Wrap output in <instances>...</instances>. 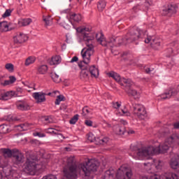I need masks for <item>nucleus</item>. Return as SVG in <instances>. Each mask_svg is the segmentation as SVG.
<instances>
[{"mask_svg": "<svg viewBox=\"0 0 179 179\" xmlns=\"http://www.w3.org/2000/svg\"><path fill=\"white\" fill-rule=\"evenodd\" d=\"M4 120L6 121H19V119H17V117H16V116L13 115H9L6 117H4Z\"/></svg>", "mask_w": 179, "mask_h": 179, "instance_id": "nucleus-35", "label": "nucleus"}, {"mask_svg": "<svg viewBox=\"0 0 179 179\" xmlns=\"http://www.w3.org/2000/svg\"><path fill=\"white\" fill-rule=\"evenodd\" d=\"M78 33H82L83 40L85 41L87 47L81 50V56L83 61L80 64L89 65L92 59V55L94 54V46H93V40H94V34L91 33L90 27H78L76 29Z\"/></svg>", "mask_w": 179, "mask_h": 179, "instance_id": "nucleus-2", "label": "nucleus"}, {"mask_svg": "<svg viewBox=\"0 0 179 179\" xmlns=\"http://www.w3.org/2000/svg\"><path fill=\"white\" fill-rule=\"evenodd\" d=\"M10 131V127L8 124L0 125V134H8Z\"/></svg>", "mask_w": 179, "mask_h": 179, "instance_id": "nucleus-27", "label": "nucleus"}, {"mask_svg": "<svg viewBox=\"0 0 179 179\" xmlns=\"http://www.w3.org/2000/svg\"><path fill=\"white\" fill-rule=\"evenodd\" d=\"M90 73L92 78H99V69L92 66L90 68Z\"/></svg>", "mask_w": 179, "mask_h": 179, "instance_id": "nucleus-24", "label": "nucleus"}, {"mask_svg": "<svg viewBox=\"0 0 179 179\" xmlns=\"http://www.w3.org/2000/svg\"><path fill=\"white\" fill-rule=\"evenodd\" d=\"M152 71H153V68H148V67L145 68V72L147 73H150L152 72Z\"/></svg>", "mask_w": 179, "mask_h": 179, "instance_id": "nucleus-55", "label": "nucleus"}, {"mask_svg": "<svg viewBox=\"0 0 179 179\" xmlns=\"http://www.w3.org/2000/svg\"><path fill=\"white\" fill-rule=\"evenodd\" d=\"M70 19L74 22H80L82 20V15L80 14H71Z\"/></svg>", "mask_w": 179, "mask_h": 179, "instance_id": "nucleus-30", "label": "nucleus"}, {"mask_svg": "<svg viewBox=\"0 0 179 179\" xmlns=\"http://www.w3.org/2000/svg\"><path fill=\"white\" fill-rule=\"evenodd\" d=\"M103 179H114V171H106Z\"/></svg>", "mask_w": 179, "mask_h": 179, "instance_id": "nucleus-31", "label": "nucleus"}, {"mask_svg": "<svg viewBox=\"0 0 179 179\" xmlns=\"http://www.w3.org/2000/svg\"><path fill=\"white\" fill-rule=\"evenodd\" d=\"M11 13H12V10L8 9L3 14L2 17H8V16H10Z\"/></svg>", "mask_w": 179, "mask_h": 179, "instance_id": "nucleus-43", "label": "nucleus"}, {"mask_svg": "<svg viewBox=\"0 0 179 179\" xmlns=\"http://www.w3.org/2000/svg\"><path fill=\"white\" fill-rule=\"evenodd\" d=\"M173 127H174V128H175L176 129H179V122L175 123L174 125H173Z\"/></svg>", "mask_w": 179, "mask_h": 179, "instance_id": "nucleus-56", "label": "nucleus"}, {"mask_svg": "<svg viewBox=\"0 0 179 179\" xmlns=\"http://www.w3.org/2000/svg\"><path fill=\"white\" fill-rule=\"evenodd\" d=\"M134 131H129V134H134Z\"/></svg>", "mask_w": 179, "mask_h": 179, "instance_id": "nucleus-60", "label": "nucleus"}, {"mask_svg": "<svg viewBox=\"0 0 179 179\" xmlns=\"http://www.w3.org/2000/svg\"><path fill=\"white\" fill-rule=\"evenodd\" d=\"M113 107L114 108H116V110H119L120 107H121V103H120V102H114L113 103Z\"/></svg>", "mask_w": 179, "mask_h": 179, "instance_id": "nucleus-48", "label": "nucleus"}, {"mask_svg": "<svg viewBox=\"0 0 179 179\" xmlns=\"http://www.w3.org/2000/svg\"><path fill=\"white\" fill-rule=\"evenodd\" d=\"M170 166L172 169H178L179 167V156L172 158L170 162Z\"/></svg>", "mask_w": 179, "mask_h": 179, "instance_id": "nucleus-20", "label": "nucleus"}, {"mask_svg": "<svg viewBox=\"0 0 179 179\" xmlns=\"http://www.w3.org/2000/svg\"><path fill=\"white\" fill-rule=\"evenodd\" d=\"M108 141H110V139L108 138V137H104L103 138H99L98 141L99 145H104L106 143H107V142H108Z\"/></svg>", "mask_w": 179, "mask_h": 179, "instance_id": "nucleus-41", "label": "nucleus"}, {"mask_svg": "<svg viewBox=\"0 0 179 179\" xmlns=\"http://www.w3.org/2000/svg\"><path fill=\"white\" fill-rule=\"evenodd\" d=\"M43 169V165L38 164V158L30 157L24 165V171L30 176H36L38 170Z\"/></svg>", "mask_w": 179, "mask_h": 179, "instance_id": "nucleus-3", "label": "nucleus"}, {"mask_svg": "<svg viewBox=\"0 0 179 179\" xmlns=\"http://www.w3.org/2000/svg\"><path fill=\"white\" fill-rule=\"evenodd\" d=\"M85 124L87 127H92L93 125V122H92V120H86Z\"/></svg>", "mask_w": 179, "mask_h": 179, "instance_id": "nucleus-50", "label": "nucleus"}, {"mask_svg": "<svg viewBox=\"0 0 179 179\" xmlns=\"http://www.w3.org/2000/svg\"><path fill=\"white\" fill-rule=\"evenodd\" d=\"M61 57L59 56H54L51 58V59L49 61L50 65H58L61 64Z\"/></svg>", "mask_w": 179, "mask_h": 179, "instance_id": "nucleus-22", "label": "nucleus"}, {"mask_svg": "<svg viewBox=\"0 0 179 179\" xmlns=\"http://www.w3.org/2000/svg\"><path fill=\"white\" fill-rule=\"evenodd\" d=\"M145 169L150 173H155L156 170H162L163 162L159 159H151V162L144 164Z\"/></svg>", "mask_w": 179, "mask_h": 179, "instance_id": "nucleus-6", "label": "nucleus"}, {"mask_svg": "<svg viewBox=\"0 0 179 179\" xmlns=\"http://www.w3.org/2000/svg\"><path fill=\"white\" fill-rule=\"evenodd\" d=\"M31 22H33V20L31 18L20 19L18 21V25L20 26V27L29 26V24H30Z\"/></svg>", "mask_w": 179, "mask_h": 179, "instance_id": "nucleus-19", "label": "nucleus"}, {"mask_svg": "<svg viewBox=\"0 0 179 179\" xmlns=\"http://www.w3.org/2000/svg\"><path fill=\"white\" fill-rule=\"evenodd\" d=\"M120 122H121V124H123V125H127V121H125L124 120H120Z\"/></svg>", "mask_w": 179, "mask_h": 179, "instance_id": "nucleus-57", "label": "nucleus"}, {"mask_svg": "<svg viewBox=\"0 0 179 179\" xmlns=\"http://www.w3.org/2000/svg\"><path fill=\"white\" fill-rule=\"evenodd\" d=\"M143 179H159V176L156 174L148 175L143 177Z\"/></svg>", "mask_w": 179, "mask_h": 179, "instance_id": "nucleus-42", "label": "nucleus"}, {"mask_svg": "<svg viewBox=\"0 0 179 179\" xmlns=\"http://www.w3.org/2000/svg\"><path fill=\"white\" fill-rule=\"evenodd\" d=\"M96 38L101 45H103V47H110V48H113V47H118L123 43L122 39H120V38H111L107 41L104 38V35L101 33L96 34Z\"/></svg>", "mask_w": 179, "mask_h": 179, "instance_id": "nucleus-4", "label": "nucleus"}, {"mask_svg": "<svg viewBox=\"0 0 179 179\" xmlns=\"http://www.w3.org/2000/svg\"><path fill=\"white\" fill-rule=\"evenodd\" d=\"M2 79H3V76L0 77L1 81V82H3V80H2Z\"/></svg>", "mask_w": 179, "mask_h": 179, "instance_id": "nucleus-59", "label": "nucleus"}, {"mask_svg": "<svg viewBox=\"0 0 179 179\" xmlns=\"http://www.w3.org/2000/svg\"><path fill=\"white\" fill-rule=\"evenodd\" d=\"M113 131L116 135H124L125 127H124V125L117 124L113 127Z\"/></svg>", "mask_w": 179, "mask_h": 179, "instance_id": "nucleus-17", "label": "nucleus"}, {"mask_svg": "<svg viewBox=\"0 0 179 179\" xmlns=\"http://www.w3.org/2000/svg\"><path fill=\"white\" fill-rule=\"evenodd\" d=\"M9 30V24L8 22L3 21L0 22V31H8Z\"/></svg>", "mask_w": 179, "mask_h": 179, "instance_id": "nucleus-29", "label": "nucleus"}, {"mask_svg": "<svg viewBox=\"0 0 179 179\" xmlns=\"http://www.w3.org/2000/svg\"><path fill=\"white\" fill-rule=\"evenodd\" d=\"M36 62V57L34 56H29L25 59L24 65L25 66H29Z\"/></svg>", "mask_w": 179, "mask_h": 179, "instance_id": "nucleus-26", "label": "nucleus"}, {"mask_svg": "<svg viewBox=\"0 0 179 179\" xmlns=\"http://www.w3.org/2000/svg\"><path fill=\"white\" fill-rule=\"evenodd\" d=\"M119 85H121L122 86H130L131 85H132V80L122 78L120 82L119 83Z\"/></svg>", "mask_w": 179, "mask_h": 179, "instance_id": "nucleus-28", "label": "nucleus"}, {"mask_svg": "<svg viewBox=\"0 0 179 179\" xmlns=\"http://www.w3.org/2000/svg\"><path fill=\"white\" fill-rule=\"evenodd\" d=\"M78 59H79L78 58V57L75 56V57H72L70 62H71V63L78 62Z\"/></svg>", "mask_w": 179, "mask_h": 179, "instance_id": "nucleus-53", "label": "nucleus"}, {"mask_svg": "<svg viewBox=\"0 0 179 179\" xmlns=\"http://www.w3.org/2000/svg\"><path fill=\"white\" fill-rule=\"evenodd\" d=\"M134 113L140 120L146 118V109L142 104L136 103L134 105Z\"/></svg>", "mask_w": 179, "mask_h": 179, "instance_id": "nucleus-7", "label": "nucleus"}, {"mask_svg": "<svg viewBox=\"0 0 179 179\" xmlns=\"http://www.w3.org/2000/svg\"><path fill=\"white\" fill-rule=\"evenodd\" d=\"M65 100V96L64 95H57V98L55 101L56 106H59L61 101H64Z\"/></svg>", "mask_w": 179, "mask_h": 179, "instance_id": "nucleus-36", "label": "nucleus"}, {"mask_svg": "<svg viewBox=\"0 0 179 179\" xmlns=\"http://www.w3.org/2000/svg\"><path fill=\"white\" fill-rule=\"evenodd\" d=\"M34 136H38L39 138H44L45 136V134L43 133H34Z\"/></svg>", "mask_w": 179, "mask_h": 179, "instance_id": "nucleus-49", "label": "nucleus"}, {"mask_svg": "<svg viewBox=\"0 0 179 179\" xmlns=\"http://www.w3.org/2000/svg\"><path fill=\"white\" fill-rule=\"evenodd\" d=\"M145 43L146 44H149V43H150L152 47L155 50H159V47L160 46V41L155 38V36H147V38L145 39Z\"/></svg>", "mask_w": 179, "mask_h": 179, "instance_id": "nucleus-10", "label": "nucleus"}, {"mask_svg": "<svg viewBox=\"0 0 179 179\" xmlns=\"http://www.w3.org/2000/svg\"><path fill=\"white\" fill-rule=\"evenodd\" d=\"M0 84L2 85V86H8L9 85H11L10 83V81L9 80H6L5 81H1L0 80Z\"/></svg>", "mask_w": 179, "mask_h": 179, "instance_id": "nucleus-47", "label": "nucleus"}, {"mask_svg": "<svg viewBox=\"0 0 179 179\" xmlns=\"http://www.w3.org/2000/svg\"><path fill=\"white\" fill-rule=\"evenodd\" d=\"M6 69H8L9 72H13V64H6Z\"/></svg>", "mask_w": 179, "mask_h": 179, "instance_id": "nucleus-46", "label": "nucleus"}, {"mask_svg": "<svg viewBox=\"0 0 179 179\" xmlns=\"http://www.w3.org/2000/svg\"><path fill=\"white\" fill-rule=\"evenodd\" d=\"M41 156V157H44V154H42Z\"/></svg>", "mask_w": 179, "mask_h": 179, "instance_id": "nucleus-62", "label": "nucleus"}, {"mask_svg": "<svg viewBox=\"0 0 179 179\" xmlns=\"http://www.w3.org/2000/svg\"><path fill=\"white\" fill-rule=\"evenodd\" d=\"M0 179H3L2 178V175L0 173Z\"/></svg>", "mask_w": 179, "mask_h": 179, "instance_id": "nucleus-61", "label": "nucleus"}, {"mask_svg": "<svg viewBox=\"0 0 179 179\" xmlns=\"http://www.w3.org/2000/svg\"><path fill=\"white\" fill-rule=\"evenodd\" d=\"M59 92H58V91H55V92H49L48 94V96H55L57 94H59Z\"/></svg>", "mask_w": 179, "mask_h": 179, "instance_id": "nucleus-54", "label": "nucleus"}, {"mask_svg": "<svg viewBox=\"0 0 179 179\" xmlns=\"http://www.w3.org/2000/svg\"><path fill=\"white\" fill-rule=\"evenodd\" d=\"M47 134H52L53 135H58V130L54 128H49L46 129Z\"/></svg>", "mask_w": 179, "mask_h": 179, "instance_id": "nucleus-40", "label": "nucleus"}, {"mask_svg": "<svg viewBox=\"0 0 179 179\" xmlns=\"http://www.w3.org/2000/svg\"><path fill=\"white\" fill-rule=\"evenodd\" d=\"M78 66L81 69L80 71V78L81 79H88L89 78V70H87V67H84L83 64L79 63Z\"/></svg>", "mask_w": 179, "mask_h": 179, "instance_id": "nucleus-13", "label": "nucleus"}, {"mask_svg": "<svg viewBox=\"0 0 179 179\" xmlns=\"http://www.w3.org/2000/svg\"><path fill=\"white\" fill-rule=\"evenodd\" d=\"M87 139L90 142H94V141H96V142H98L99 141V138H96V136H94V134H93V133H89L87 134Z\"/></svg>", "mask_w": 179, "mask_h": 179, "instance_id": "nucleus-33", "label": "nucleus"}, {"mask_svg": "<svg viewBox=\"0 0 179 179\" xmlns=\"http://www.w3.org/2000/svg\"><path fill=\"white\" fill-rule=\"evenodd\" d=\"M145 36V32L140 29H135L131 33L130 38H127L128 43H132L139 38H142Z\"/></svg>", "mask_w": 179, "mask_h": 179, "instance_id": "nucleus-9", "label": "nucleus"}, {"mask_svg": "<svg viewBox=\"0 0 179 179\" xmlns=\"http://www.w3.org/2000/svg\"><path fill=\"white\" fill-rule=\"evenodd\" d=\"M79 120V115H74L69 121L70 124L74 125V124H76L78 122V120Z\"/></svg>", "mask_w": 179, "mask_h": 179, "instance_id": "nucleus-38", "label": "nucleus"}, {"mask_svg": "<svg viewBox=\"0 0 179 179\" xmlns=\"http://www.w3.org/2000/svg\"><path fill=\"white\" fill-rule=\"evenodd\" d=\"M90 1H93V0H90Z\"/></svg>", "mask_w": 179, "mask_h": 179, "instance_id": "nucleus-63", "label": "nucleus"}, {"mask_svg": "<svg viewBox=\"0 0 179 179\" xmlns=\"http://www.w3.org/2000/svg\"><path fill=\"white\" fill-rule=\"evenodd\" d=\"M120 115H126V116H129V115H131V113H129V112H128V110H127V109H122L121 110V112H120Z\"/></svg>", "mask_w": 179, "mask_h": 179, "instance_id": "nucleus-44", "label": "nucleus"}, {"mask_svg": "<svg viewBox=\"0 0 179 179\" xmlns=\"http://www.w3.org/2000/svg\"><path fill=\"white\" fill-rule=\"evenodd\" d=\"M106 6H107V3L104 0H99L97 2V9L99 12H103V10L106 9Z\"/></svg>", "mask_w": 179, "mask_h": 179, "instance_id": "nucleus-23", "label": "nucleus"}, {"mask_svg": "<svg viewBox=\"0 0 179 179\" xmlns=\"http://www.w3.org/2000/svg\"><path fill=\"white\" fill-rule=\"evenodd\" d=\"M108 76H109L110 78H113V79H114L116 82H117V83H120V82H121V79H122V78H121L120 74H118L114 71H111V72L108 73Z\"/></svg>", "mask_w": 179, "mask_h": 179, "instance_id": "nucleus-21", "label": "nucleus"}, {"mask_svg": "<svg viewBox=\"0 0 179 179\" xmlns=\"http://www.w3.org/2000/svg\"><path fill=\"white\" fill-rule=\"evenodd\" d=\"M145 5L147 8H149V6H153L155 3H153V0H146Z\"/></svg>", "mask_w": 179, "mask_h": 179, "instance_id": "nucleus-45", "label": "nucleus"}, {"mask_svg": "<svg viewBox=\"0 0 179 179\" xmlns=\"http://www.w3.org/2000/svg\"><path fill=\"white\" fill-rule=\"evenodd\" d=\"M90 113V110H89V108L87 107H85V108H83V113L82 114H83V117H85V118H87Z\"/></svg>", "mask_w": 179, "mask_h": 179, "instance_id": "nucleus-39", "label": "nucleus"}, {"mask_svg": "<svg viewBox=\"0 0 179 179\" xmlns=\"http://www.w3.org/2000/svg\"><path fill=\"white\" fill-rule=\"evenodd\" d=\"M51 78L55 83H59L61 82V78H59V76L57 75V73H53L51 74Z\"/></svg>", "mask_w": 179, "mask_h": 179, "instance_id": "nucleus-34", "label": "nucleus"}, {"mask_svg": "<svg viewBox=\"0 0 179 179\" xmlns=\"http://www.w3.org/2000/svg\"><path fill=\"white\" fill-rule=\"evenodd\" d=\"M132 176L134 173H132V170L128 168L126 165L121 166L115 173L116 179H131L132 178Z\"/></svg>", "mask_w": 179, "mask_h": 179, "instance_id": "nucleus-5", "label": "nucleus"}, {"mask_svg": "<svg viewBox=\"0 0 179 179\" xmlns=\"http://www.w3.org/2000/svg\"><path fill=\"white\" fill-rule=\"evenodd\" d=\"M32 97L36 103H44L45 101V94L43 92H34L32 94Z\"/></svg>", "mask_w": 179, "mask_h": 179, "instance_id": "nucleus-12", "label": "nucleus"}, {"mask_svg": "<svg viewBox=\"0 0 179 179\" xmlns=\"http://www.w3.org/2000/svg\"><path fill=\"white\" fill-rule=\"evenodd\" d=\"M14 96H16L15 91H8L1 95L0 100H9V99H12Z\"/></svg>", "mask_w": 179, "mask_h": 179, "instance_id": "nucleus-16", "label": "nucleus"}, {"mask_svg": "<svg viewBox=\"0 0 179 179\" xmlns=\"http://www.w3.org/2000/svg\"><path fill=\"white\" fill-rule=\"evenodd\" d=\"M66 162V168L64 169V177L66 179H76L78 178V174L85 177H91L93 173L97 171V169L100 166L99 161L90 159L78 166L75 165V157H73L67 158Z\"/></svg>", "mask_w": 179, "mask_h": 179, "instance_id": "nucleus-1", "label": "nucleus"}, {"mask_svg": "<svg viewBox=\"0 0 179 179\" xmlns=\"http://www.w3.org/2000/svg\"><path fill=\"white\" fill-rule=\"evenodd\" d=\"M163 179H178V176L174 173L166 174Z\"/></svg>", "mask_w": 179, "mask_h": 179, "instance_id": "nucleus-37", "label": "nucleus"}, {"mask_svg": "<svg viewBox=\"0 0 179 179\" xmlns=\"http://www.w3.org/2000/svg\"><path fill=\"white\" fill-rule=\"evenodd\" d=\"M125 91L130 96H132L135 100H138V99H141V92L136 91L134 88H129V89H126Z\"/></svg>", "mask_w": 179, "mask_h": 179, "instance_id": "nucleus-14", "label": "nucleus"}, {"mask_svg": "<svg viewBox=\"0 0 179 179\" xmlns=\"http://www.w3.org/2000/svg\"><path fill=\"white\" fill-rule=\"evenodd\" d=\"M9 80H10V83H15V82H16V78L15 76H10L9 77Z\"/></svg>", "mask_w": 179, "mask_h": 179, "instance_id": "nucleus-51", "label": "nucleus"}, {"mask_svg": "<svg viewBox=\"0 0 179 179\" xmlns=\"http://www.w3.org/2000/svg\"><path fill=\"white\" fill-rule=\"evenodd\" d=\"M29 40V36L23 32H17L13 36V41L15 44H23Z\"/></svg>", "mask_w": 179, "mask_h": 179, "instance_id": "nucleus-8", "label": "nucleus"}, {"mask_svg": "<svg viewBox=\"0 0 179 179\" xmlns=\"http://www.w3.org/2000/svg\"><path fill=\"white\" fill-rule=\"evenodd\" d=\"M175 13H177V8L173 5H169L162 10V15L164 16H171L175 15Z\"/></svg>", "mask_w": 179, "mask_h": 179, "instance_id": "nucleus-11", "label": "nucleus"}, {"mask_svg": "<svg viewBox=\"0 0 179 179\" xmlns=\"http://www.w3.org/2000/svg\"><path fill=\"white\" fill-rule=\"evenodd\" d=\"M17 108L18 110H21V111H26L27 110H30V106H29L28 103L24 101L17 102Z\"/></svg>", "mask_w": 179, "mask_h": 179, "instance_id": "nucleus-15", "label": "nucleus"}, {"mask_svg": "<svg viewBox=\"0 0 179 179\" xmlns=\"http://www.w3.org/2000/svg\"><path fill=\"white\" fill-rule=\"evenodd\" d=\"M17 131H27V129H30V124L29 123L22 124L15 127Z\"/></svg>", "mask_w": 179, "mask_h": 179, "instance_id": "nucleus-25", "label": "nucleus"}, {"mask_svg": "<svg viewBox=\"0 0 179 179\" xmlns=\"http://www.w3.org/2000/svg\"><path fill=\"white\" fill-rule=\"evenodd\" d=\"M43 21L45 22L46 26H50L52 24V17L51 16L48 15L43 17Z\"/></svg>", "mask_w": 179, "mask_h": 179, "instance_id": "nucleus-32", "label": "nucleus"}, {"mask_svg": "<svg viewBox=\"0 0 179 179\" xmlns=\"http://www.w3.org/2000/svg\"><path fill=\"white\" fill-rule=\"evenodd\" d=\"M17 92H20V93H22V90H21V88H17Z\"/></svg>", "mask_w": 179, "mask_h": 179, "instance_id": "nucleus-58", "label": "nucleus"}, {"mask_svg": "<svg viewBox=\"0 0 179 179\" xmlns=\"http://www.w3.org/2000/svg\"><path fill=\"white\" fill-rule=\"evenodd\" d=\"M43 121H45L47 123L52 122L51 117H43Z\"/></svg>", "mask_w": 179, "mask_h": 179, "instance_id": "nucleus-52", "label": "nucleus"}, {"mask_svg": "<svg viewBox=\"0 0 179 179\" xmlns=\"http://www.w3.org/2000/svg\"><path fill=\"white\" fill-rule=\"evenodd\" d=\"M37 72L39 75H45L48 72V66L42 64L38 66Z\"/></svg>", "mask_w": 179, "mask_h": 179, "instance_id": "nucleus-18", "label": "nucleus"}]
</instances>
